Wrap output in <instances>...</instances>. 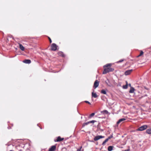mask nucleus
<instances>
[{
    "mask_svg": "<svg viewBox=\"0 0 151 151\" xmlns=\"http://www.w3.org/2000/svg\"><path fill=\"white\" fill-rule=\"evenodd\" d=\"M112 64L108 63L104 66V70L103 72V74H106L110 72H112L114 70L113 68H111Z\"/></svg>",
    "mask_w": 151,
    "mask_h": 151,
    "instance_id": "1",
    "label": "nucleus"
},
{
    "mask_svg": "<svg viewBox=\"0 0 151 151\" xmlns=\"http://www.w3.org/2000/svg\"><path fill=\"white\" fill-rule=\"evenodd\" d=\"M147 128V125H144L139 127L138 129L137 130L142 131L145 129H146Z\"/></svg>",
    "mask_w": 151,
    "mask_h": 151,
    "instance_id": "2",
    "label": "nucleus"
},
{
    "mask_svg": "<svg viewBox=\"0 0 151 151\" xmlns=\"http://www.w3.org/2000/svg\"><path fill=\"white\" fill-rule=\"evenodd\" d=\"M104 137L101 135H98L95 137L94 138V141H96L99 139L103 138Z\"/></svg>",
    "mask_w": 151,
    "mask_h": 151,
    "instance_id": "3",
    "label": "nucleus"
},
{
    "mask_svg": "<svg viewBox=\"0 0 151 151\" xmlns=\"http://www.w3.org/2000/svg\"><path fill=\"white\" fill-rule=\"evenodd\" d=\"M57 45L55 44H52L51 46L52 50L55 51L57 49Z\"/></svg>",
    "mask_w": 151,
    "mask_h": 151,
    "instance_id": "4",
    "label": "nucleus"
},
{
    "mask_svg": "<svg viewBox=\"0 0 151 151\" xmlns=\"http://www.w3.org/2000/svg\"><path fill=\"white\" fill-rule=\"evenodd\" d=\"M126 120V119L123 118L119 119L116 122V124L118 125L119 124L123 123Z\"/></svg>",
    "mask_w": 151,
    "mask_h": 151,
    "instance_id": "5",
    "label": "nucleus"
},
{
    "mask_svg": "<svg viewBox=\"0 0 151 151\" xmlns=\"http://www.w3.org/2000/svg\"><path fill=\"white\" fill-rule=\"evenodd\" d=\"M99 82L98 81V80H96L94 82V86L95 88H96L99 85Z\"/></svg>",
    "mask_w": 151,
    "mask_h": 151,
    "instance_id": "6",
    "label": "nucleus"
},
{
    "mask_svg": "<svg viewBox=\"0 0 151 151\" xmlns=\"http://www.w3.org/2000/svg\"><path fill=\"white\" fill-rule=\"evenodd\" d=\"M132 71V69L128 70L125 72L124 73L125 75H129L130 74V73H131V72Z\"/></svg>",
    "mask_w": 151,
    "mask_h": 151,
    "instance_id": "7",
    "label": "nucleus"
},
{
    "mask_svg": "<svg viewBox=\"0 0 151 151\" xmlns=\"http://www.w3.org/2000/svg\"><path fill=\"white\" fill-rule=\"evenodd\" d=\"M56 146L53 145L49 149V151H54L56 149Z\"/></svg>",
    "mask_w": 151,
    "mask_h": 151,
    "instance_id": "8",
    "label": "nucleus"
},
{
    "mask_svg": "<svg viewBox=\"0 0 151 151\" xmlns=\"http://www.w3.org/2000/svg\"><path fill=\"white\" fill-rule=\"evenodd\" d=\"M23 62L27 64H30L31 63V61L30 60H25L23 61Z\"/></svg>",
    "mask_w": 151,
    "mask_h": 151,
    "instance_id": "9",
    "label": "nucleus"
},
{
    "mask_svg": "<svg viewBox=\"0 0 151 151\" xmlns=\"http://www.w3.org/2000/svg\"><path fill=\"white\" fill-rule=\"evenodd\" d=\"M64 139L63 138H61L60 136H59L57 137V140L56 141H55L56 142H60L61 141L63 140Z\"/></svg>",
    "mask_w": 151,
    "mask_h": 151,
    "instance_id": "10",
    "label": "nucleus"
},
{
    "mask_svg": "<svg viewBox=\"0 0 151 151\" xmlns=\"http://www.w3.org/2000/svg\"><path fill=\"white\" fill-rule=\"evenodd\" d=\"M106 83L107 84V85L109 87H111L112 86V85H111L109 81L107 79L106 81H105Z\"/></svg>",
    "mask_w": 151,
    "mask_h": 151,
    "instance_id": "11",
    "label": "nucleus"
},
{
    "mask_svg": "<svg viewBox=\"0 0 151 151\" xmlns=\"http://www.w3.org/2000/svg\"><path fill=\"white\" fill-rule=\"evenodd\" d=\"M92 97L96 98L98 97V96L96 93H94V92H93L92 93Z\"/></svg>",
    "mask_w": 151,
    "mask_h": 151,
    "instance_id": "12",
    "label": "nucleus"
},
{
    "mask_svg": "<svg viewBox=\"0 0 151 151\" xmlns=\"http://www.w3.org/2000/svg\"><path fill=\"white\" fill-rule=\"evenodd\" d=\"M58 55L59 56H61L62 57H65V55L63 54V53L61 52H59L58 53Z\"/></svg>",
    "mask_w": 151,
    "mask_h": 151,
    "instance_id": "13",
    "label": "nucleus"
},
{
    "mask_svg": "<svg viewBox=\"0 0 151 151\" xmlns=\"http://www.w3.org/2000/svg\"><path fill=\"white\" fill-rule=\"evenodd\" d=\"M19 46L20 48L22 50L24 51V47L21 44H19Z\"/></svg>",
    "mask_w": 151,
    "mask_h": 151,
    "instance_id": "14",
    "label": "nucleus"
},
{
    "mask_svg": "<svg viewBox=\"0 0 151 151\" xmlns=\"http://www.w3.org/2000/svg\"><path fill=\"white\" fill-rule=\"evenodd\" d=\"M114 147L113 146H110L108 147V150L109 151H111Z\"/></svg>",
    "mask_w": 151,
    "mask_h": 151,
    "instance_id": "15",
    "label": "nucleus"
},
{
    "mask_svg": "<svg viewBox=\"0 0 151 151\" xmlns=\"http://www.w3.org/2000/svg\"><path fill=\"white\" fill-rule=\"evenodd\" d=\"M134 88L132 87H131L130 90L129 91V93H133L134 92Z\"/></svg>",
    "mask_w": 151,
    "mask_h": 151,
    "instance_id": "16",
    "label": "nucleus"
},
{
    "mask_svg": "<svg viewBox=\"0 0 151 151\" xmlns=\"http://www.w3.org/2000/svg\"><path fill=\"white\" fill-rule=\"evenodd\" d=\"M146 133L149 134H151V128L147 129Z\"/></svg>",
    "mask_w": 151,
    "mask_h": 151,
    "instance_id": "17",
    "label": "nucleus"
},
{
    "mask_svg": "<svg viewBox=\"0 0 151 151\" xmlns=\"http://www.w3.org/2000/svg\"><path fill=\"white\" fill-rule=\"evenodd\" d=\"M126 84L125 85L123 86L122 88L123 89H127L128 87V83L127 81L126 82Z\"/></svg>",
    "mask_w": 151,
    "mask_h": 151,
    "instance_id": "18",
    "label": "nucleus"
},
{
    "mask_svg": "<svg viewBox=\"0 0 151 151\" xmlns=\"http://www.w3.org/2000/svg\"><path fill=\"white\" fill-rule=\"evenodd\" d=\"M101 113L103 114H107L108 113V112L106 110H104L102 111H101Z\"/></svg>",
    "mask_w": 151,
    "mask_h": 151,
    "instance_id": "19",
    "label": "nucleus"
},
{
    "mask_svg": "<svg viewBox=\"0 0 151 151\" xmlns=\"http://www.w3.org/2000/svg\"><path fill=\"white\" fill-rule=\"evenodd\" d=\"M108 141V140L107 139H106L102 143V145H104Z\"/></svg>",
    "mask_w": 151,
    "mask_h": 151,
    "instance_id": "20",
    "label": "nucleus"
},
{
    "mask_svg": "<svg viewBox=\"0 0 151 151\" xmlns=\"http://www.w3.org/2000/svg\"><path fill=\"white\" fill-rule=\"evenodd\" d=\"M89 124V122H86L84 124H83L82 125V127H84L86 125H87L88 124Z\"/></svg>",
    "mask_w": 151,
    "mask_h": 151,
    "instance_id": "21",
    "label": "nucleus"
},
{
    "mask_svg": "<svg viewBox=\"0 0 151 151\" xmlns=\"http://www.w3.org/2000/svg\"><path fill=\"white\" fill-rule=\"evenodd\" d=\"M101 93L104 94H106V91L104 90H101Z\"/></svg>",
    "mask_w": 151,
    "mask_h": 151,
    "instance_id": "22",
    "label": "nucleus"
},
{
    "mask_svg": "<svg viewBox=\"0 0 151 151\" xmlns=\"http://www.w3.org/2000/svg\"><path fill=\"white\" fill-rule=\"evenodd\" d=\"M143 54V52L142 51H141L140 54L138 56V57L140 56Z\"/></svg>",
    "mask_w": 151,
    "mask_h": 151,
    "instance_id": "23",
    "label": "nucleus"
},
{
    "mask_svg": "<svg viewBox=\"0 0 151 151\" xmlns=\"http://www.w3.org/2000/svg\"><path fill=\"white\" fill-rule=\"evenodd\" d=\"M95 115V113H93L91 114L89 116V118H90L92 117V116H93Z\"/></svg>",
    "mask_w": 151,
    "mask_h": 151,
    "instance_id": "24",
    "label": "nucleus"
},
{
    "mask_svg": "<svg viewBox=\"0 0 151 151\" xmlns=\"http://www.w3.org/2000/svg\"><path fill=\"white\" fill-rule=\"evenodd\" d=\"M96 122V121L95 120H92L90 121H89V123H94L95 122Z\"/></svg>",
    "mask_w": 151,
    "mask_h": 151,
    "instance_id": "25",
    "label": "nucleus"
},
{
    "mask_svg": "<svg viewBox=\"0 0 151 151\" xmlns=\"http://www.w3.org/2000/svg\"><path fill=\"white\" fill-rule=\"evenodd\" d=\"M113 137V136L112 135H111L108 138H107V139L109 140V139H110L111 138Z\"/></svg>",
    "mask_w": 151,
    "mask_h": 151,
    "instance_id": "26",
    "label": "nucleus"
},
{
    "mask_svg": "<svg viewBox=\"0 0 151 151\" xmlns=\"http://www.w3.org/2000/svg\"><path fill=\"white\" fill-rule=\"evenodd\" d=\"M85 102L86 103H87L88 104H89L90 105L91 104V103L90 102H89L88 101H85Z\"/></svg>",
    "mask_w": 151,
    "mask_h": 151,
    "instance_id": "27",
    "label": "nucleus"
},
{
    "mask_svg": "<svg viewBox=\"0 0 151 151\" xmlns=\"http://www.w3.org/2000/svg\"><path fill=\"white\" fill-rule=\"evenodd\" d=\"M123 60H119V61H118V62H117V63H121V62H122V61H123Z\"/></svg>",
    "mask_w": 151,
    "mask_h": 151,
    "instance_id": "28",
    "label": "nucleus"
},
{
    "mask_svg": "<svg viewBox=\"0 0 151 151\" xmlns=\"http://www.w3.org/2000/svg\"><path fill=\"white\" fill-rule=\"evenodd\" d=\"M82 148V147H81L80 148H79L77 149V151H81V149Z\"/></svg>",
    "mask_w": 151,
    "mask_h": 151,
    "instance_id": "29",
    "label": "nucleus"
},
{
    "mask_svg": "<svg viewBox=\"0 0 151 151\" xmlns=\"http://www.w3.org/2000/svg\"><path fill=\"white\" fill-rule=\"evenodd\" d=\"M49 39L50 43H51L52 42L51 40V39L50 37H49Z\"/></svg>",
    "mask_w": 151,
    "mask_h": 151,
    "instance_id": "30",
    "label": "nucleus"
},
{
    "mask_svg": "<svg viewBox=\"0 0 151 151\" xmlns=\"http://www.w3.org/2000/svg\"><path fill=\"white\" fill-rule=\"evenodd\" d=\"M128 86L130 87L131 86V84L130 83H129V84H128Z\"/></svg>",
    "mask_w": 151,
    "mask_h": 151,
    "instance_id": "31",
    "label": "nucleus"
},
{
    "mask_svg": "<svg viewBox=\"0 0 151 151\" xmlns=\"http://www.w3.org/2000/svg\"><path fill=\"white\" fill-rule=\"evenodd\" d=\"M10 151H14L13 150H10Z\"/></svg>",
    "mask_w": 151,
    "mask_h": 151,
    "instance_id": "32",
    "label": "nucleus"
},
{
    "mask_svg": "<svg viewBox=\"0 0 151 151\" xmlns=\"http://www.w3.org/2000/svg\"><path fill=\"white\" fill-rule=\"evenodd\" d=\"M91 142H93V141H91Z\"/></svg>",
    "mask_w": 151,
    "mask_h": 151,
    "instance_id": "33",
    "label": "nucleus"
},
{
    "mask_svg": "<svg viewBox=\"0 0 151 151\" xmlns=\"http://www.w3.org/2000/svg\"><path fill=\"white\" fill-rule=\"evenodd\" d=\"M40 128V129H42V128Z\"/></svg>",
    "mask_w": 151,
    "mask_h": 151,
    "instance_id": "34",
    "label": "nucleus"
}]
</instances>
